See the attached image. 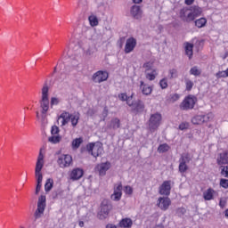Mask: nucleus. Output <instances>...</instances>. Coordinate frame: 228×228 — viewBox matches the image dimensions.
<instances>
[{
    "label": "nucleus",
    "instance_id": "obj_28",
    "mask_svg": "<svg viewBox=\"0 0 228 228\" xmlns=\"http://www.w3.org/2000/svg\"><path fill=\"white\" fill-rule=\"evenodd\" d=\"M214 193H215V190L209 188L203 192V199H205V200H213Z\"/></svg>",
    "mask_w": 228,
    "mask_h": 228
},
{
    "label": "nucleus",
    "instance_id": "obj_49",
    "mask_svg": "<svg viewBox=\"0 0 228 228\" xmlns=\"http://www.w3.org/2000/svg\"><path fill=\"white\" fill-rule=\"evenodd\" d=\"M51 106H58L60 104V100L56 97H52L50 102Z\"/></svg>",
    "mask_w": 228,
    "mask_h": 228
},
{
    "label": "nucleus",
    "instance_id": "obj_47",
    "mask_svg": "<svg viewBox=\"0 0 228 228\" xmlns=\"http://www.w3.org/2000/svg\"><path fill=\"white\" fill-rule=\"evenodd\" d=\"M216 77H217V79H220V77H228V75H227V72L225 70L224 71H218L216 74Z\"/></svg>",
    "mask_w": 228,
    "mask_h": 228
},
{
    "label": "nucleus",
    "instance_id": "obj_27",
    "mask_svg": "<svg viewBox=\"0 0 228 228\" xmlns=\"http://www.w3.org/2000/svg\"><path fill=\"white\" fill-rule=\"evenodd\" d=\"M191 161V157L190 156V153H183L179 159V163H183L185 165H188Z\"/></svg>",
    "mask_w": 228,
    "mask_h": 228
},
{
    "label": "nucleus",
    "instance_id": "obj_59",
    "mask_svg": "<svg viewBox=\"0 0 228 228\" xmlns=\"http://www.w3.org/2000/svg\"><path fill=\"white\" fill-rule=\"evenodd\" d=\"M78 225L79 227H85V222L79 221Z\"/></svg>",
    "mask_w": 228,
    "mask_h": 228
},
{
    "label": "nucleus",
    "instance_id": "obj_12",
    "mask_svg": "<svg viewBox=\"0 0 228 228\" xmlns=\"http://www.w3.org/2000/svg\"><path fill=\"white\" fill-rule=\"evenodd\" d=\"M57 163L61 168H67L72 163V157L70 155H62L58 159Z\"/></svg>",
    "mask_w": 228,
    "mask_h": 228
},
{
    "label": "nucleus",
    "instance_id": "obj_46",
    "mask_svg": "<svg viewBox=\"0 0 228 228\" xmlns=\"http://www.w3.org/2000/svg\"><path fill=\"white\" fill-rule=\"evenodd\" d=\"M52 135H59L60 134V127L57 126H53L51 129Z\"/></svg>",
    "mask_w": 228,
    "mask_h": 228
},
{
    "label": "nucleus",
    "instance_id": "obj_18",
    "mask_svg": "<svg viewBox=\"0 0 228 228\" xmlns=\"http://www.w3.org/2000/svg\"><path fill=\"white\" fill-rule=\"evenodd\" d=\"M112 200L118 202L122 199V183H119L117 188L114 189L113 194L110 196Z\"/></svg>",
    "mask_w": 228,
    "mask_h": 228
},
{
    "label": "nucleus",
    "instance_id": "obj_30",
    "mask_svg": "<svg viewBox=\"0 0 228 228\" xmlns=\"http://www.w3.org/2000/svg\"><path fill=\"white\" fill-rule=\"evenodd\" d=\"M142 69H144V74L147 72H151L152 70H156V69H154V63L151 61L145 62L142 65Z\"/></svg>",
    "mask_w": 228,
    "mask_h": 228
},
{
    "label": "nucleus",
    "instance_id": "obj_26",
    "mask_svg": "<svg viewBox=\"0 0 228 228\" xmlns=\"http://www.w3.org/2000/svg\"><path fill=\"white\" fill-rule=\"evenodd\" d=\"M119 227L131 228L133 227V220L131 218H124L119 222Z\"/></svg>",
    "mask_w": 228,
    "mask_h": 228
},
{
    "label": "nucleus",
    "instance_id": "obj_31",
    "mask_svg": "<svg viewBox=\"0 0 228 228\" xmlns=\"http://www.w3.org/2000/svg\"><path fill=\"white\" fill-rule=\"evenodd\" d=\"M189 10L192 12L194 19L202 13V9L199 6H192Z\"/></svg>",
    "mask_w": 228,
    "mask_h": 228
},
{
    "label": "nucleus",
    "instance_id": "obj_13",
    "mask_svg": "<svg viewBox=\"0 0 228 228\" xmlns=\"http://www.w3.org/2000/svg\"><path fill=\"white\" fill-rule=\"evenodd\" d=\"M172 204V201L169 200L168 197H160L158 200L157 206L161 209L162 211H167L168 208H170V205Z\"/></svg>",
    "mask_w": 228,
    "mask_h": 228
},
{
    "label": "nucleus",
    "instance_id": "obj_14",
    "mask_svg": "<svg viewBox=\"0 0 228 228\" xmlns=\"http://www.w3.org/2000/svg\"><path fill=\"white\" fill-rule=\"evenodd\" d=\"M172 182L171 181H165L159 187V193L160 195H170V190H172Z\"/></svg>",
    "mask_w": 228,
    "mask_h": 228
},
{
    "label": "nucleus",
    "instance_id": "obj_43",
    "mask_svg": "<svg viewBox=\"0 0 228 228\" xmlns=\"http://www.w3.org/2000/svg\"><path fill=\"white\" fill-rule=\"evenodd\" d=\"M71 125L73 126V127H76V126H77V123L79 122V115H75L72 116L71 115Z\"/></svg>",
    "mask_w": 228,
    "mask_h": 228
},
{
    "label": "nucleus",
    "instance_id": "obj_38",
    "mask_svg": "<svg viewBox=\"0 0 228 228\" xmlns=\"http://www.w3.org/2000/svg\"><path fill=\"white\" fill-rule=\"evenodd\" d=\"M169 150L170 146H168V144L167 143L160 144L158 148V151L160 153L168 152Z\"/></svg>",
    "mask_w": 228,
    "mask_h": 228
},
{
    "label": "nucleus",
    "instance_id": "obj_55",
    "mask_svg": "<svg viewBox=\"0 0 228 228\" xmlns=\"http://www.w3.org/2000/svg\"><path fill=\"white\" fill-rule=\"evenodd\" d=\"M179 129H181V131H184V129H188V124L186 123L180 124Z\"/></svg>",
    "mask_w": 228,
    "mask_h": 228
},
{
    "label": "nucleus",
    "instance_id": "obj_56",
    "mask_svg": "<svg viewBox=\"0 0 228 228\" xmlns=\"http://www.w3.org/2000/svg\"><path fill=\"white\" fill-rule=\"evenodd\" d=\"M226 204H227V201H225L224 200H220L219 206H220V208H222V209H224V208H225Z\"/></svg>",
    "mask_w": 228,
    "mask_h": 228
},
{
    "label": "nucleus",
    "instance_id": "obj_39",
    "mask_svg": "<svg viewBox=\"0 0 228 228\" xmlns=\"http://www.w3.org/2000/svg\"><path fill=\"white\" fill-rule=\"evenodd\" d=\"M178 170H179L180 174H184V172H186L188 170V164H183V163L179 162Z\"/></svg>",
    "mask_w": 228,
    "mask_h": 228
},
{
    "label": "nucleus",
    "instance_id": "obj_2",
    "mask_svg": "<svg viewBox=\"0 0 228 228\" xmlns=\"http://www.w3.org/2000/svg\"><path fill=\"white\" fill-rule=\"evenodd\" d=\"M45 202H46L45 195L39 196L37 200V208L34 214L36 220L38 218H42V215H44V212L45 211V206H46Z\"/></svg>",
    "mask_w": 228,
    "mask_h": 228
},
{
    "label": "nucleus",
    "instance_id": "obj_62",
    "mask_svg": "<svg viewBox=\"0 0 228 228\" xmlns=\"http://www.w3.org/2000/svg\"><path fill=\"white\" fill-rule=\"evenodd\" d=\"M162 224H157L154 228H164Z\"/></svg>",
    "mask_w": 228,
    "mask_h": 228
},
{
    "label": "nucleus",
    "instance_id": "obj_42",
    "mask_svg": "<svg viewBox=\"0 0 228 228\" xmlns=\"http://www.w3.org/2000/svg\"><path fill=\"white\" fill-rule=\"evenodd\" d=\"M178 76L177 69H169V79H175Z\"/></svg>",
    "mask_w": 228,
    "mask_h": 228
},
{
    "label": "nucleus",
    "instance_id": "obj_60",
    "mask_svg": "<svg viewBox=\"0 0 228 228\" xmlns=\"http://www.w3.org/2000/svg\"><path fill=\"white\" fill-rule=\"evenodd\" d=\"M106 228H117L114 224H107Z\"/></svg>",
    "mask_w": 228,
    "mask_h": 228
},
{
    "label": "nucleus",
    "instance_id": "obj_7",
    "mask_svg": "<svg viewBox=\"0 0 228 228\" xmlns=\"http://www.w3.org/2000/svg\"><path fill=\"white\" fill-rule=\"evenodd\" d=\"M213 118L214 115L211 112L207 115H197L192 118L191 122L194 125L205 124V122H210V120H213Z\"/></svg>",
    "mask_w": 228,
    "mask_h": 228
},
{
    "label": "nucleus",
    "instance_id": "obj_21",
    "mask_svg": "<svg viewBox=\"0 0 228 228\" xmlns=\"http://www.w3.org/2000/svg\"><path fill=\"white\" fill-rule=\"evenodd\" d=\"M131 15L134 19H142V15H143V11L138 5H133L131 8Z\"/></svg>",
    "mask_w": 228,
    "mask_h": 228
},
{
    "label": "nucleus",
    "instance_id": "obj_3",
    "mask_svg": "<svg viewBox=\"0 0 228 228\" xmlns=\"http://www.w3.org/2000/svg\"><path fill=\"white\" fill-rule=\"evenodd\" d=\"M86 149L89 154H91L94 158H99V156H101V154H102L104 151L101 143L95 142H91L87 144Z\"/></svg>",
    "mask_w": 228,
    "mask_h": 228
},
{
    "label": "nucleus",
    "instance_id": "obj_52",
    "mask_svg": "<svg viewBox=\"0 0 228 228\" xmlns=\"http://www.w3.org/2000/svg\"><path fill=\"white\" fill-rule=\"evenodd\" d=\"M102 120H106V118L108 117V108H104L103 109V111L102 113Z\"/></svg>",
    "mask_w": 228,
    "mask_h": 228
},
{
    "label": "nucleus",
    "instance_id": "obj_24",
    "mask_svg": "<svg viewBox=\"0 0 228 228\" xmlns=\"http://www.w3.org/2000/svg\"><path fill=\"white\" fill-rule=\"evenodd\" d=\"M185 54L189 57V60H191L193 56V44L184 43Z\"/></svg>",
    "mask_w": 228,
    "mask_h": 228
},
{
    "label": "nucleus",
    "instance_id": "obj_53",
    "mask_svg": "<svg viewBox=\"0 0 228 228\" xmlns=\"http://www.w3.org/2000/svg\"><path fill=\"white\" fill-rule=\"evenodd\" d=\"M175 101H179V94H177L171 95V102H175Z\"/></svg>",
    "mask_w": 228,
    "mask_h": 228
},
{
    "label": "nucleus",
    "instance_id": "obj_9",
    "mask_svg": "<svg viewBox=\"0 0 228 228\" xmlns=\"http://www.w3.org/2000/svg\"><path fill=\"white\" fill-rule=\"evenodd\" d=\"M110 167L111 163L110 162L100 163L94 167V172H97L102 177L106 175V172L110 170Z\"/></svg>",
    "mask_w": 228,
    "mask_h": 228
},
{
    "label": "nucleus",
    "instance_id": "obj_50",
    "mask_svg": "<svg viewBox=\"0 0 228 228\" xmlns=\"http://www.w3.org/2000/svg\"><path fill=\"white\" fill-rule=\"evenodd\" d=\"M221 175H224V177H228V167H221Z\"/></svg>",
    "mask_w": 228,
    "mask_h": 228
},
{
    "label": "nucleus",
    "instance_id": "obj_4",
    "mask_svg": "<svg viewBox=\"0 0 228 228\" xmlns=\"http://www.w3.org/2000/svg\"><path fill=\"white\" fill-rule=\"evenodd\" d=\"M110 210L111 205H110L108 201H102L100 211L97 214V218H99V220H106V217L110 215Z\"/></svg>",
    "mask_w": 228,
    "mask_h": 228
},
{
    "label": "nucleus",
    "instance_id": "obj_29",
    "mask_svg": "<svg viewBox=\"0 0 228 228\" xmlns=\"http://www.w3.org/2000/svg\"><path fill=\"white\" fill-rule=\"evenodd\" d=\"M156 76H158L156 69H152V71H148L145 73V77L149 81H154L156 79Z\"/></svg>",
    "mask_w": 228,
    "mask_h": 228
},
{
    "label": "nucleus",
    "instance_id": "obj_36",
    "mask_svg": "<svg viewBox=\"0 0 228 228\" xmlns=\"http://www.w3.org/2000/svg\"><path fill=\"white\" fill-rule=\"evenodd\" d=\"M53 184H54V182L53 181V179L48 178L46 180V183L45 184V191H49L50 190H53Z\"/></svg>",
    "mask_w": 228,
    "mask_h": 228
},
{
    "label": "nucleus",
    "instance_id": "obj_8",
    "mask_svg": "<svg viewBox=\"0 0 228 228\" xmlns=\"http://www.w3.org/2000/svg\"><path fill=\"white\" fill-rule=\"evenodd\" d=\"M108 77H110V74L108 73V71L99 70L93 75L92 80L94 81V83L100 84L104 83V81H108Z\"/></svg>",
    "mask_w": 228,
    "mask_h": 228
},
{
    "label": "nucleus",
    "instance_id": "obj_11",
    "mask_svg": "<svg viewBox=\"0 0 228 228\" xmlns=\"http://www.w3.org/2000/svg\"><path fill=\"white\" fill-rule=\"evenodd\" d=\"M134 113H142L143 110H145V104L141 100H137L135 102H130V105Z\"/></svg>",
    "mask_w": 228,
    "mask_h": 228
},
{
    "label": "nucleus",
    "instance_id": "obj_63",
    "mask_svg": "<svg viewBox=\"0 0 228 228\" xmlns=\"http://www.w3.org/2000/svg\"><path fill=\"white\" fill-rule=\"evenodd\" d=\"M39 117H40L39 113H38V111H37V118H39Z\"/></svg>",
    "mask_w": 228,
    "mask_h": 228
},
{
    "label": "nucleus",
    "instance_id": "obj_57",
    "mask_svg": "<svg viewBox=\"0 0 228 228\" xmlns=\"http://www.w3.org/2000/svg\"><path fill=\"white\" fill-rule=\"evenodd\" d=\"M195 0H185V4H188V5H190V4H193V2H194Z\"/></svg>",
    "mask_w": 228,
    "mask_h": 228
},
{
    "label": "nucleus",
    "instance_id": "obj_6",
    "mask_svg": "<svg viewBox=\"0 0 228 228\" xmlns=\"http://www.w3.org/2000/svg\"><path fill=\"white\" fill-rule=\"evenodd\" d=\"M197 103V97L193 95L187 96L181 103L182 110H193L195 104Z\"/></svg>",
    "mask_w": 228,
    "mask_h": 228
},
{
    "label": "nucleus",
    "instance_id": "obj_54",
    "mask_svg": "<svg viewBox=\"0 0 228 228\" xmlns=\"http://www.w3.org/2000/svg\"><path fill=\"white\" fill-rule=\"evenodd\" d=\"M86 115H88V117H94V115H95V110L88 109Z\"/></svg>",
    "mask_w": 228,
    "mask_h": 228
},
{
    "label": "nucleus",
    "instance_id": "obj_34",
    "mask_svg": "<svg viewBox=\"0 0 228 228\" xmlns=\"http://www.w3.org/2000/svg\"><path fill=\"white\" fill-rule=\"evenodd\" d=\"M208 24V20L206 18H200L195 20V26L197 28H204Z\"/></svg>",
    "mask_w": 228,
    "mask_h": 228
},
{
    "label": "nucleus",
    "instance_id": "obj_41",
    "mask_svg": "<svg viewBox=\"0 0 228 228\" xmlns=\"http://www.w3.org/2000/svg\"><path fill=\"white\" fill-rule=\"evenodd\" d=\"M190 74L191 76H200L201 71L200 69H199V68H197L196 66L192 67L190 70Z\"/></svg>",
    "mask_w": 228,
    "mask_h": 228
},
{
    "label": "nucleus",
    "instance_id": "obj_15",
    "mask_svg": "<svg viewBox=\"0 0 228 228\" xmlns=\"http://www.w3.org/2000/svg\"><path fill=\"white\" fill-rule=\"evenodd\" d=\"M134 47H136V39H134V37H130L126 39V43L125 45L126 54H129V53H133V51H134Z\"/></svg>",
    "mask_w": 228,
    "mask_h": 228
},
{
    "label": "nucleus",
    "instance_id": "obj_32",
    "mask_svg": "<svg viewBox=\"0 0 228 228\" xmlns=\"http://www.w3.org/2000/svg\"><path fill=\"white\" fill-rule=\"evenodd\" d=\"M110 127L111 129H118V127H120V119H118V118H112Z\"/></svg>",
    "mask_w": 228,
    "mask_h": 228
},
{
    "label": "nucleus",
    "instance_id": "obj_45",
    "mask_svg": "<svg viewBox=\"0 0 228 228\" xmlns=\"http://www.w3.org/2000/svg\"><path fill=\"white\" fill-rule=\"evenodd\" d=\"M159 86L162 88V90H165L166 88H168V82L167 81V78H162L159 81Z\"/></svg>",
    "mask_w": 228,
    "mask_h": 228
},
{
    "label": "nucleus",
    "instance_id": "obj_37",
    "mask_svg": "<svg viewBox=\"0 0 228 228\" xmlns=\"http://www.w3.org/2000/svg\"><path fill=\"white\" fill-rule=\"evenodd\" d=\"M83 143V138L79 137L72 142V147L73 149H79L80 145Z\"/></svg>",
    "mask_w": 228,
    "mask_h": 228
},
{
    "label": "nucleus",
    "instance_id": "obj_20",
    "mask_svg": "<svg viewBox=\"0 0 228 228\" xmlns=\"http://www.w3.org/2000/svg\"><path fill=\"white\" fill-rule=\"evenodd\" d=\"M140 90L143 95H151L152 94V86L145 84L142 80L140 81Z\"/></svg>",
    "mask_w": 228,
    "mask_h": 228
},
{
    "label": "nucleus",
    "instance_id": "obj_19",
    "mask_svg": "<svg viewBox=\"0 0 228 228\" xmlns=\"http://www.w3.org/2000/svg\"><path fill=\"white\" fill-rule=\"evenodd\" d=\"M84 171L83 169L77 167L74 168L70 173V179L72 181H79L83 177Z\"/></svg>",
    "mask_w": 228,
    "mask_h": 228
},
{
    "label": "nucleus",
    "instance_id": "obj_33",
    "mask_svg": "<svg viewBox=\"0 0 228 228\" xmlns=\"http://www.w3.org/2000/svg\"><path fill=\"white\" fill-rule=\"evenodd\" d=\"M88 20H89L90 26H92V28H95V26H99V20L97 19V16L91 15L88 17Z\"/></svg>",
    "mask_w": 228,
    "mask_h": 228
},
{
    "label": "nucleus",
    "instance_id": "obj_1",
    "mask_svg": "<svg viewBox=\"0 0 228 228\" xmlns=\"http://www.w3.org/2000/svg\"><path fill=\"white\" fill-rule=\"evenodd\" d=\"M39 104L42 110V117L43 118H45V115L49 111V86H47V84H45L42 88V96Z\"/></svg>",
    "mask_w": 228,
    "mask_h": 228
},
{
    "label": "nucleus",
    "instance_id": "obj_64",
    "mask_svg": "<svg viewBox=\"0 0 228 228\" xmlns=\"http://www.w3.org/2000/svg\"><path fill=\"white\" fill-rule=\"evenodd\" d=\"M227 56H228V53H225L224 59L227 58Z\"/></svg>",
    "mask_w": 228,
    "mask_h": 228
},
{
    "label": "nucleus",
    "instance_id": "obj_61",
    "mask_svg": "<svg viewBox=\"0 0 228 228\" xmlns=\"http://www.w3.org/2000/svg\"><path fill=\"white\" fill-rule=\"evenodd\" d=\"M143 0H133L135 4L142 3Z\"/></svg>",
    "mask_w": 228,
    "mask_h": 228
},
{
    "label": "nucleus",
    "instance_id": "obj_25",
    "mask_svg": "<svg viewBox=\"0 0 228 228\" xmlns=\"http://www.w3.org/2000/svg\"><path fill=\"white\" fill-rule=\"evenodd\" d=\"M119 101H122V102H126L129 106L131 105V102L133 101V94L130 96H127V94L126 93H121L118 95Z\"/></svg>",
    "mask_w": 228,
    "mask_h": 228
},
{
    "label": "nucleus",
    "instance_id": "obj_35",
    "mask_svg": "<svg viewBox=\"0 0 228 228\" xmlns=\"http://www.w3.org/2000/svg\"><path fill=\"white\" fill-rule=\"evenodd\" d=\"M50 143H60L61 142V136L60 135H52L48 138Z\"/></svg>",
    "mask_w": 228,
    "mask_h": 228
},
{
    "label": "nucleus",
    "instance_id": "obj_17",
    "mask_svg": "<svg viewBox=\"0 0 228 228\" xmlns=\"http://www.w3.org/2000/svg\"><path fill=\"white\" fill-rule=\"evenodd\" d=\"M70 118H72V114L64 111L62 112L57 119V123L60 124V120H61V126H67L69 122H70Z\"/></svg>",
    "mask_w": 228,
    "mask_h": 228
},
{
    "label": "nucleus",
    "instance_id": "obj_44",
    "mask_svg": "<svg viewBox=\"0 0 228 228\" xmlns=\"http://www.w3.org/2000/svg\"><path fill=\"white\" fill-rule=\"evenodd\" d=\"M185 85H186V90L187 92H190L191 88H193V82L190 80L189 78L185 79Z\"/></svg>",
    "mask_w": 228,
    "mask_h": 228
},
{
    "label": "nucleus",
    "instance_id": "obj_16",
    "mask_svg": "<svg viewBox=\"0 0 228 228\" xmlns=\"http://www.w3.org/2000/svg\"><path fill=\"white\" fill-rule=\"evenodd\" d=\"M43 168H44V154L42 153V149H41L36 163L35 174H42Z\"/></svg>",
    "mask_w": 228,
    "mask_h": 228
},
{
    "label": "nucleus",
    "instance_id": "obj_40",
    "mask_svg": "<svg viewBox=\"0 0 228 228\" xmlns=\"http://www.w3.org/2000/svg\"><path fill=\"white\" fill-rule=\"evenodd\" d=\"M94 53L95 50L93 47H89L84 52L85 56H86L87 58H90V56H94Z\"/></svg>",
    "mask_w": 228,
    "mask_h": 228
},
{
    "label": "nucleus",
    "instance_id": "obj_48",
    "mask_svg": "<svg viewBox=\"0 0 228 228\" xmlns=\"http://www.w3.org/2000/svg\"><path fill=\"white\" fill-rule=\"evenodd\" d=\"M220 186H222V188H224V190H227L228 189V180L222 178L220 180Z\"/></svg>",
    "mask_w": 228,
    "mask_h": 228
},
{
    "label": "nucleus",
    "instance_id": "obj_22",
    "mask_svg": "<svg viewBox=\"0 0 228 228\" xmlns=\"http://www.w3.org/2000/svg\"><path fill=\"white\" fill-rule=\"evenodd\" d=\"M35 176L37 178V186H36V195H38L40 193V190H42V181L44 179V175L42 173H35Z\"/></svg>",
    "mask_w": 228,
    "mask_h": 228
},
{
    "label": "nucleus",
    "instance_id": "obj_10",
    "mask_svg": "<svg viewBox=\"0 0 228 228\" xmlns=\"http://www.w3.org/2000/svg\"><path fill=\"white\" fill-rule=\"evenodd\" d=\"M180 17H181L182 20H183L184 22H192V20H195L193 12H191V11L188 8L181 10Z\"/></svg>",
    "mask_w": 228,
    "mask_h": 228
},
{
    "label": "nucleus",
    "instance_id": "obj_58",
    "mask_svg": "<svg viewBox=\"0 0 228 228\" xmlns=\"http://www.w3.org/2000/svg\"><path fill=\"white\" fill-rule=\"evenodd\" d=\"M178 211H180V213H182V215H184V213H186V209H184V208H178Z\"/></svg>",
    "mask_w": 228,
    "mask_h": 228
},
{
    "label": "nucleus",
    "instance_id": "obj_5",
    "mask_svg": "<svg viewBox=\"0 0 228 228\" xmlns=\"http://www.w3.org/2000/svg\"><path fill=\"white\" fill-rule=\"evenodd\" d=\"M161 124V114L156 113L151 116L149 120V129L150 131L154 132L159 127Z\"/></svg>",
    "mask_w": 228,
    "mask_h": 228
},
{
    "label": "nucleus",
    "instance_id": "obj_23",
    "mask_svg": "<svg viewBox=\"0 0 228 228\" xmlns=\"http://www.w3.org/2000/svg\"><path fill=\"white\" fill-rule=\"evenodd\" d=\"M228 164V151H224L219 154L217 158V165H227Z\"/></svg>",
    "mask_w": 228,
    "mask_h": 228
},
{
    "label": "nucleus",
    "instance_id": "obj_51",
    "mask_svg": "<svg viewBox=\"0 0 228 228\" xmlns=\"http://www.w3.org/2000/svg\"><path fill=\"white\" fill-rule=\"evenodd\" d=\"M125 192L127 193L128 195L133 194V188L129 185L125 187Z\"/></svg>",
    "mask_w": 228,
    "mask_h": 228
}]
</instances>
